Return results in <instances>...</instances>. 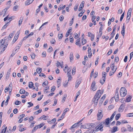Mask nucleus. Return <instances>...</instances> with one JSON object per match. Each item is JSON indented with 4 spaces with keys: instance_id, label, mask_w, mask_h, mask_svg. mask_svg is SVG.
I'll use <instances>...</instances> for the list:
<instances>
[{
    "instance_id": "1",
    "label": "nucleus",
    "mask_w": 133,
    "mask_h": 133,
    "mask_svg": "<svg viewBox=\"0 0 133 133\" xmlns=\"http://www.w3.org/2000/svg\"><path fill=\"white\" fill-rule=\"evenodd\" d=\"M105 122H101L99 125L96 127V128L97 127L96 129L97 130H99L101 131H102L103 130V128L104 126L103 124Z\"/></svg>"
},
{
    "instance_id": "2",
    "label": "nucleus",
    "mask_w": 133,
    "mask_h": 133,
    "mask_svg": "<svg viewBox=\"0 0 133 133\" xmlns=\"http://www.w3.org/2000/svg\"><path fill=\"white\" fill-rule=\"evenodd\" d=\"M102 109L98 110V114L97 115L98 117V119L100 120L101 119L103 116V114H102Z\"/></svg>"
},
{
    "instance_id": "3",
    "label": "nucleus",
    "mask_w": 133,
    "mask_h": 133,
    "mask_svg": "<svg viewBox=\"0 0 133 133\" xmlns=\"http://www.w3.org/2000/svg\"><path fill=\"white\" fill-rule=\"evenodd\" d=\"M125 107V105L124 104H121L118 109V112H123Z\"/></svg>"
},
{
    "instance_id": "4",
    "label": "nucleus",
    "mask_w": 133,
    "mask_h": 133,
    "mask_svg": "<svg viewBox=\"0 0 133 133\" xmlns=\"http://www.w3.org/2000/svg\"><path fill=\"white\" fill-rule=\"evenodd\" d=\"M96 83L95 81H94L91 84V89L94 91H95L96 88L95 87Z\"/></svg>"
},
{
    "instance_id": "5",
    "label": "nucleus",
    "mask_w": 133,
    "mask_h": 133,
    "mask_svg": "<svg viewBox=\"0 0 133 133\" xmlns=\"http://www.w3.org/2000/svg\"><path fill=\"white\" fill-rule=\"evenodd\" d=\"M99 99V98H98V97L97 98H96L94 97L93 98L92 101L94 103V104L95 103V105H94L95 106H96L97 105L98 102V100Z\"/></svg>"
},
{
    "instance_id": "6",
    "label": "nucleus",
    "mask_w": 133,
    "mask_h": 133,
    "mask_svg": "<svg viewBox=\"0 0 133 133\" xmlns=\"http://www.w3.org/2000/svg\"><path fill=\"white\" fill-rule=\"evenodd\" d=\"M69 110V109L68 108H65L64 110V112L62 114V116H63V117L62 119H58L57 120L58 122L62 120L63 118L64 117V116L65 115L66 112H67V111Z\"/></svg>"
},
{
    "instance_id": "7",
    "label": "nucleus",
    "mask_w": 133,
    "mask_h": 133,
    "mask_svg": "<svg viewBox=\"0 0 133 133\" xmlns=\"http://www.w3.org/2000/svg\"><path fill=\"white\" fill-rule=\"evenodd\" d=\"M87 129L93 128L95 127V124L94 123L87 124Z\"/></svg>"
},
{
    "instance_id": "8",
    "label": "nucleus",
    "mask_w": 133,
    "mask_h": 133,
    "mask_svg": "<svg viewBox=\"0 0 133 133\" xmlns=\"http://www.w3.org/2000/svg\"><path fill=\"white\" fill-rule=\"evenodd\" d=\"M119 95L118 92H116L115 95L112 98H114L116 102H118L119 100Z\"/></svg>"
},
{
    "instance_id": "9",
    "label": "nucleus",
    "mask_w": 133,
    "mask_h": 133,
    "mask_svg": "<svg viewBox=\"0 0 133 133\" xmlns=\"http://www.w3.org/2000/svg\"><path fill=\"white\" fill-rule=\"evenodd\" d=\"M105 79L106 76H102V79L100 80L99 82L102 85H103L104 83Z\"/></svg>"
},
{
    "instance_id": "10",
    "label": "nucleus",
    "mask_w": 133,
    "mask_h": 133,
    "mask_svg": "<svg viewBox=\"0 0 133 133\" xmlns=\"http://www.w3.org/2000/svg\"><path fill=\"white\" fill-rule=\"evenodd\" d=\"M106 97V95L105 94H104L100 99L99 102V104H102L103 102V100Z\"/></svg>"
},
{
    "instance_id": "11",
    "label": "nucleus",
    "mask_w": 133,
    "mask_h": 133,
    "mask_svg": "<svg viewBox=\"0 0 133 133\" xmlns=\"http://www.w3.org/2000/svg\"><path fill=\"white\" fill-rule=\"evenodd\" d=\"M100 91V90H99L97 91L94 97H95L96 98H97L98 97V98H99L101 96V95H100L99 94Z\"/></svg>"
},
{
    "instance_id": "12",
    "label": "nucleus",
    "mask_w": 133,
    "mask_h": 133,
    "mask_svg": "<svg viewBox=\"0 0 133 133\" xmlns=\"http://www.w3.org/2000/svg\"><path fill=\"white\" fill-rule=\"evenodd\" d=\"M125 27L124 25V23L123 25V27L122 29V30L121 31V34H122L123 37H124V35L125 33Z\"/></svg>"
},
{
    "instance_id": "13",
    "label": "nucleus",
    "mask_w": 133,
    "mask_h": 133,
    "mask_svg": "<svg viewBox=\"0 0 133 133\" xmlns=\"http://www.w3.org/2000/svg\"><path fill=\"white\" fill-rule=\"evenodd\" d=\"M34 0H28L26 1L25 3L26 5H28L31 3Z\"/></svg>"
},
{
    "instance_id": "14",
    "label": "nucleus",
    "mask_w": 133,
    "mask_h": 133,
    "mask_svg": "<svg viewBox=\"0 0 133 133\" xmlns=\"http://www.w3.org/2000/svg\"><path fill=\"white\" fill-rule=\"evenodd\" d=\"M82 79L80 78L79 79V80H78L76 81V82L75 85V87L77 88L78 87L79 85L80 84L81 81Z\"/></svg>"
},
{
    "instance_id": "15",
    "label": "nucleus",
    "mask_w": 133,
    "mask_h": 133,
    "mask_svg": "<svg viewBox=\"0 0 133 133\" xmlns=\"http://www.w3.org/2000/svg\"><path fill=\"white\" fill-rule=\"evenodd\" d=\"M117 127V126H114L113 127L111 131V133H114L118 131Z\"/></svg>"
},
{
    "instance_id": "16",
    "label": "nucleus",
    "mask_w": 133,
    "mask_h": 133,
    "mask_svg": "<svg viewBox=\"0 0 133 133\" xmlns=\"http://www.w3.org/2000/svg\"><path fill=\"white\" fill-rule=\"evenodd\" d=\"M126 89L125 88L122 87L120 90V94L121 96H122V93L125 92V90Z\"/></svg>"
},
{
    "instance_id": "17",
    "label": "nucleus",
    "mask_w": 133,
    "mask_h": 133,
    "mask_svg": "<svg viewBox=\"0 0 133 133\" xmlns=\"http://www.w3.org/2000/svg\"><path fill=\"white\" fill-rule=\"evenodd\" d=\"M17 51V49L16 48H15L14 50L12 51V54L11 55V57H13Z\"/></svg>"
},
{
    "instance_id": "18",
    "label": "nucleus",
    "mask_w": 133,
    "mask_h": 133,
    "mask_svg": "<svg viewBox=\"0 0 133 133\" xmlns=\"http://www.w3.org/2000/svg\"><path fill=\"white\" fill-rule=\"evenodd\" d=\"M16 35L14 37V38L12 41V42H13V43H14L15 42L19 36V34H18L16 36Z\"/></svg>"
},
{
    "instance_id": "19",
    "label": "nucleus",
    "mask_w": 133,
    "mask_h": 133,
    "mask_svg": "<svg viewBox=\"0 0 133 133\" xmlns=\"http://www.w3.org/2000/svg\"><path fill=\"white\" fill-rule=\"evenodd\" d=\"M5 39H4V41H3V39L1 40L0 41V43L1 44V45L0 46V47L2 48L3 46V45H4V44L5 43Z\"/></svg>"
},
{
    "instance_id": "20",
    "label": "nucleus",
    "mask_w": 133,
    "mask_h": 133,
    "mask_svg": "<svg viewBox=\"0 0 133 133\" xmlns=\"http://www.w3.org/2000/svg\"><path fill=\"white\" fill-rule=\"evenodd\" d=\"M132 98V97L131 96H129V97H127L125 99V102H129L131 101V99Z\"/></svg>"
},
{
    "instance_id": "21",
    "label": "nucleus",
    "mask_w": 133,
    "mask_h": 133,
    "mask_svg": "<svg viewBox=\"0 0 133 133\" xmlns=\"http://www.w3.org/2000/svg\"><path fill=\"white\" fill-rule=\"evenodd\" d=\"M109 121H109V118H108L105 119V122H104L106 125H108L109 123Z\"/></svg>"
},
{
    "instance_id": "22",
    "label": "nucleus",
    "mask_w": 133,
    "mask_h": 133,
    "mask_svg": "<svg viewBox=\"0 0 133 133\" xmlns=\"http://www.w3.org/2000/svg\"><path fill=\"white\" fill-rule=\"evenodd\" d=\"M79 124V123H77L74 124L70 128V129H72L75 128L78 125V124Z\"/></svg>"
},
{
    "instance_id": "23",
    "label": "nucleus",
    "mask_w": 133,
    "mask_h": 133,
    "mask_svg": "<svg viewBox=\"0 0 133 133\" xmlns=\"http://www.w3.org/2000/svg\"><path fill=\"white\" fill-rule=\"evenodd\" d=\"M33 85L34 84L32 82H29L28 87L29 88H32L34 87Z\"/></svg>"
},
{
    "instance_id": "24",
    "label": "nucleus",
    "mask_w": 133,
    "mask_h": 133,
    "mask_svg": "<svg viewBox=\"0 0 133 133\" xmlns=\"http://www.w3.org/2000/svg\"><path fill=\"white\" fill-rule=\"evenodd\" d=\"M42 110L41 109H40L37 111L35 112L34 113V114L35 115H37L38 113H40L42 111Z\"/></svg>"
},
{
    "instance_id": "25",
    "label": "nucleus",
    "mask_w": 133,
    "mask_h": 133,
    "mask_svg": "<svg viewBox=\"0 0 133 133\" xmlns=\"http://www.w3.org/2000/svg\"><path fill=\"white\" fill-rule=\"evenodd\" d=\"M84 1H83L79 7L80 8H81V9H82L84 7Z\"/></svg>"
},
{
    "instance_id": "26",
    "label": "nucleus",
    "mask_w": 133,
    "mask_h": 133,
    "mask_svg": "<svg viewBox=\"0 0 133 133\" xmlns=\"http://www.w3.org/2000/svg\"><path fill=\"white\" fill-rule=\"evenodd\" d=\"M10 98V97L8 95L7 97V99L5 103V105H6L8 104V101Z\"/></svg>"
},
{
    "instance_id": "27",
    "label": "nucleus",
    "mask_w": 133,
    "mask_h": 133,
    "mask_svg": "<svg viewBox=\"0 0 133 133\" xmlns=\"http://www.w3.org/2000/svg\"><path fill=\"white\" fill-rule=\"evenodd\" d=\"M70 62H71V61L73 59V52H71L70 53Z\"/></svg>"
},
{
    "instance_id": "28",
    "label": "nucleus",
    "mask_w": 133,
    "mask_h": 133,
    "mask_svg": "<svg viewBox=\"0 0 133 133\" xmlns=\"http://www.w3.org/2000/svg\"><path fill=\"white\" fill-rule=\"evenodd\" d=\"M121 116V114L119 113L117 114L116 116V120H117Z\"/></svg>"
},
{
    "instance_id": "29",
    "label": "nucleus",
    "mask_w": 133,
    "mask_h": 133,
    "mask_svg": "<svg viewBox=\"0 0 133 133\" xmlns=\"http://www.w3.org/2000/svg\"><path fill=\"white\" fill-rule=\"evenodd\" d=\"M67 95L66 94H65L64 95L62 100V101L63 102H64L65 101L66 98L67 97Z\"/></svg>"
},
{
    "instance_id": "30",
    "label": "nucleus",
    "mask_w": 133,
    "mask_h": 133,
    "mask_svg": "<svg viewBox=\"0 0 133 133\" xmlns=\"http://www.w3.org/2000/svg\"><path fill=\"white\" fill-rule=\"evenodd\" d=\"M42 70V69L39 68H38L36 69V71L38 74H40Z\"/></svg>"
},
{
    "instance_id": "31",
    "label": "nucleus",
    "mask_w": 133,
    "mask_h": 133,
    "mask_svg": "<svg viewBox=\"0 0 133 133\" xmlns=\"http://www.w3.org/2000/svg\"><path fill=\"white\" fill-rule=\"evenodd\" d=\"M130 17L131 16H130L129 14V15L128 14H127L126 19V21L127 22V23L128 22L130 18Z\"/></svg>"
},
{
    "instance_id": "32",
    "label": "nucleus",
    "mask_w": 133,
    "mask_h": 133,
    "mask_svg": "<svg viewBox=\"0 0 133 133\" xmlns=\"http://www.w3.org/2000/svg\"><path fill=\"white\" fill-rule=\"evenodd\" d=\"M19 93L21 94H23L25 93V91L23 89H21L19 91Z\"/></svg>"
},
{
    "instance_id": "33",
    "label": "nucleus",
    "mask_w": 133,
    "mask_h": 133,
    "mask_svg": "<svg viewBox=\"0 0 133 133\" xmlns=\"http://www.w3.org/2000/svg\"><path fill=\"white\" fill-rule=\"evenodd\" d=\"M23 19V17H22L20 18V19L19 21V23H18V25L19 26H20L21 24H22V20Z\"/></svg>"
},
{
    "instance_id": "34",
    "label": "nucleus",
    "mask_w": 133,
    "mask_h": 133,
    "mask_svg": "<svg viewBox=\"0 0 133 133\" xmlns=\"http://www.w3.org/2000/svg\"><path fill=\"white\" fill-rule=\"evenodd\" d=\"M127 117H130L133 116V113H130L128 114L126 116Z\"/></svg>"
},
{
    "instance_id": "35",
    "label": "nucleus",
    "mask_w": 133,
    "mask_h": 133,
    "mask_svg": "<svg viewBox=\"0 0 133 133\" xmlns=\"http://www.w3.org/2000/svg\"><path fill=\"white\" fill-rule=\"evenodd\" d=\"M38 128V127L37 126H35L33 128V129L32 131V133H33L35 131H36V130Z\"/></svg>"
},
{
    "instance_id": "36",
    "label": "nucleus",
    "mask_w": 133,
    "mask_h": 133,
    "mask_svg": "<svg viewBox=\"0 0 133 133\" xmlns=\"http://www.w3.org/2000/svg\"><path fill=\"white\" fill-rule=\"evenodd\" d=\"M18 7V6L17 5H16L14 6L13 10L14 11H16L17 10V9Z\"/></svg>"
},
{
    "instance_id": "37",
    "label": "nucleus",
    "mask_w": 133,
    "mask_h": 133,
    "mask_svg": "<svg viewBox=\"0 0 133 133\" xmlns=\"http://www.w3.org/2000/svg\"><path fill=\"white\" fill-rule=\"evenodd\" d=\"M124 12L123 13L122 15H121V17L120 19V21L121 22L122 21L123 17H124Z\"/></svg>"
},
{
    "instance_id": "38",
    "label": "nucleus",
    "mask_w": 133,
    "mask_h": 133,
    "mask_svg": "<svg viewBox=\"0 0 133 133\" xmlns=\"http://www.w3.org/2000/svg\"><path fill=\"white\" fill-rule=\"evenodd\" d=\"M56 120V118H54L52 119L51 121H50V124H52L55 123Z\"/></svg>"
},
{
    "instance_id": "39",
    "label": "nucleus",
    "mask_w": 133,
    "mask_h": 133,
    "mask_svg": "<svg viewBox=\"0 0 133 133\" xmlns=\"http://www.w3.org/2000/svg\"><path fill=\"white\" fill-rule=\"evenodd\" d=\"M60 79H58L57 82V86L58 87H59V86H60V83L61 82H60Z\"/></svg>"
},
{
    "instance_id": "40",
    "label": "nucleus",
    "mask_w": 133,
    "mask_h": 133,
    "mask_svg": "<svg viewBox=\"0 0 133 133\" xmlns=\"http://www.w3.org/2000/svg\"><path fill=\"white\" fill-rule=\"evenodd\" d=\"M127 90H125V92L122 93L123 95L121 96L122 97H124L127 94Z\"/></svg>"
},
{
    "instance_id": "41",
    "label": "nucleus",
    "mask_w": 133,
    "mask_h": 133,
    "mask_svg": "<svg viewBox=\"0 0 133 133\" xmlns=\"http://www.w3.org/2000/svg\"><path fill=\"white\" fill-rule=\"evenodd\" d=\"M21 103V102L20 101L17 100L15 102V104L16 105H18L20 104Z\"/></svg>"
},
{
    "instance_id": "42",
    "label": "nucleus",
    "mask_w": 133,
    "mask_h": 133,
    "mask_svg": "<svg viewBox=\"0 0 133 133\" xmlns=\"http://www.w3.org/2000/svg\"><path fill=\"white\" fill-rule=\"evenodd\" d=\"M114 107V106L113 105H110L108 108V109L110 110L112 108H113Z\"/></svg>"
},
{
    "instance_id": "43",
    "label": "nucleus",
    "mask_w": 133,
    "mask_h": 133,
    "mask_svg": "<svg viewBox=\"0 0 133 133\" xmlns=\"http://www.w3.org/2000/svg\"><path fill=\"white\" fill-rule=\"evenodd\" d=\"M131 11H132V9L131 8H130L128 10V13L127 14H129H129L130 16H131Z\"/></svg>"
},
{
    "instance_id": "44",
    "label": "nucleus",
    "mask_w": 133,
    "mask_h": 133,
    "mask_svg": "<svg viewBox=\"0 0 133 133\" xmlns=\"http://www.w3.org/2000/svg\"><path fill=\"white\" fill-rule=\"evenodd\" d=\"M81 40L82 41V43L83 45H84L86 43L87 41L86 39H84V40Z\"/></svg>"
},
{
    "instance_id": "45",
    "label": "nucleus",
    "mask_w": 133,
    "mask_h": 133,
    "mask_svg": "<svg viewBox=\"0 0 133 133\" xmlns=\"http://www.w3.org/2000/svg\"><path fill=\"white\" fill-rule=\"evenodd\" d=\"M81 128L87 129V124H85L84 125H82L81 127Z\"/></svg>"
},
{
    "instance_id": "46",
    "label": "nucleus",
    "mask_w": 133,
    "mask_h": 133,
    "mask_svg": "<svg viewBox=\"0 0 133 133\" xmlns=\"http://www.w3.org/2000/svg\"><path fill=\"white\" fill-rule=\"evenodd\" d=\"M28 104H29V105L28 106V108H29L31 107H32L33 105V104L31 103V102H29L28 103Z\"/></svg>"
},
{
    "instance_id": "47",
    "label": "nucleus",
    "mask_w": 133,
    "mask_h": 133,
    "mask_svg": "<svg viewBox=\"0 0 133 133\" xmlns=\"http://www.w3.org/2000/svg\"><path fill=\"white\" fill-rule=\"evenodd\" d=\"M48 82L47 81H45V82H44L43 83L42 85L44 87V85H46L48 84Z\"/></svg>"
},
{
    "instance_id": "48",
    "label": "nucleus",
    "mask_w": 133,
    "mask_h": 133,
    "mask_svg": "<svg viewBox=\"0 0 133 133\" xmlns=\"http://www.w3.org/2000/svg\"><path fill=\"white\" fill-rule=\"evenodd\" d=\"M121 131L122 132H124L127 131L126 129L124 127H122L121 129Z\"/></svg>"
},
{
    "instance_id": "49",
    "label": "nucleus",
    "mask_w": 133,
    "mask_h": 133,
    "mask_svg": "<svg viewBox=\"0 0 133 133\" xmlns=\"http://www.w3.org/2000/svg\"><path fill=\"white\" fill-rule=\"evenodd\" d=\"M12 131L11 128L10 127H9L8 128L7 132Z\"/></svg>"
},
{
    "instance_id": "50",
    "label": "nucleus",
    "mask_w": 133,
    "mask_h": 133,
    "mask_svg": "<svg viewBox=\"0 0 133 133\" xmlns=\"http://www.w3.org/2000/svg\"><path fill=\"white\" fill-rule=\"evenodd\" d=\"M8 88H9V89H12V83H11L8 86Z\"/></svg>"
},
{
    "instance_id": "51",
    "label": "nucleus",
    "mask_w": 133,
    "mask_h": 133,
    "mask_svg": "<svg viewBox=\"0 0 133 133\" xmlns=\"http://www.w3.org/2000/svg\"><path fill=\"white\" fill-rule=\"evenodd\" d=\"M9 72H8L6 76L5 80H7L8 79L9 77Z\"/></svg>"
},
{
    "instance_id": "52",
    "label": "nucleus",
    "mask_w": 133,
    "mask_h": 133,
    "mask_svg": "<svg viewBox=\"0 0 133 133\" xmlns=\"http://www.w3.org/2000/svg\"><path fill=\"white\" fill-rule=\"evenodd\" d=\"M55 86H52L51 89V92H54L55 90Z\"/></svg>"
},
{
    "instance_id": "53",
    "label": "nucleus",
    "mask_w": 133,
    "mask_h": 133,
    "mask_svg": "<svg viewBox=\"0 0 133 133\" xmlns=\"http://www.w3.org/2000/svg\"><path fill=\"white\" fill-rule=\"evenodd\" d=\"M35 54L34 53H32V54L31 55V58L33 59H34L35 58Z\"/></svg>"
},
{
    "instance_id": "54",
    "label": "nucleus",
    "mask_w": 133,
    "mask_h": 133,
    "mask_svg": "<svg viewBox=\"0 0 133 133\" xmlns=\"http://www.w3.org/2000/svg\"><path fill=\"white\" fill-rule=\"evenodd\" d=\"M112 52V50L110 49L109 51L107 53V54L108 56Z\"/></svg>"
},
{
    "instance_id": "55",
    "label": "nucleus",
    "mask_w": 133,
    "mask_h": 133,
    "mask_svg": "<svg viewBox=\"0 0 133 133\" xmlns=\"http://www.w3.org/2000/svg\"><path fill=\"white\" fill-rule=\"evenodd\" d=\"M58 38L59 39H61L63 37V35L62 34H59L58 35Z\"/></svg>"
},
{
    "instance_id": "56",
    "label": "nucleus",
    "mask_w": 133,
    "mask_h": 133,
    "mask_svg": "<svg viewBox=\"0 0 133 133\" xmlns=\"http://www.w3.org/2000/svg\"><path fill=\"white\" fill-rule=\"evenodd\" d=\"M64 17L63 16H61L59 17V19L60 21H62L64 19Z\"/></svg>"
},
{
    "instance_id": "57",
    "label": "nucleus",
    "mask_w": 133,
    "mask_h": 133,
    "mask_svg": "<svg viewBox=\"0 0 133 133\" xmlns=\"http://www.w3.org/2000/svg\"><path fill=\"white\" fill-rule=\"evenodd\" d=\"M40 11V8H38L37 9H36V13L35 15H37L38 13Z\"/></svg>"
},
{
    "instance_id": "58",
    "label": "nucleus",
    "mask_w": 133,
    "mask_h": 133,
    "mask_svg": "<svg viewBox=\"0 0 133 133\" xmlns=\"http://www.w3.org/2000/svg\"><path fill=\"white\" fill-rule=\"evenodd\" d=\"M44 125V124L43 123H41L40 124H39L37 125L38 127H39V128H40L42 127Z\"/></svg>"
},
{
    "instance_id": "59",
    "label": "nucleus",
    "mask_w": 133,
    "mask_h": 133,
    "mask_svg": "<svg viewBox=\"0 0 133 133\" xmlns=\"http://www.w3.org/2000/svg\"><path fill=\"white\" fill-rule=\"evenodd\" d=\"M25 116V115L24 114H22L21 115H20L18 117V118H20L22 119Z\"/></svg>"
},
{
    "instance_id": "60",
    "label": "nucleus",
    "mask_w": 133,
    "mask_h": 133,
    "mask_svg": "<svg viewBox=\"0 0 133 133\" xmlns=\"http://www.w3.org/2000/svg\"><path fill=\"white\" fill-rule=\"evenodd\" d=\"M14 31H13V33H12V34H10L9 35V37H10V38H11L12 37V36H13V35H14Z\"/></svg>"
},
{
    "instance_id": "61",
    "label": "nucleus",
    "mask_w": 133,
    "mask_h": 133,
    "mask_svg": "<svg viewBox=\"0 0 133 133\" xmlns=\"http://www.w3.org/2000/svg\"><path fill=\"white\" fill-rule=\"evenodd\" d=\"M78 6V4H76L75 5L74 7V10L75 11H76L77 10Z\"/></svg>"
},
{
    "instance_id": "62",
    "label": "nucleus",
    "mask_w": 133,
    "mask_h": 133,
    "mask_svg": "<svg viewBox=\"0 0 133 133\" xmlns=\"http://www.w3.org/2000/svg\"><path fill=\"white\" fill-rule=\"evenodd\" d=\"M115 72V71H110L109 72V76H111L114 74V73Z\"/></svg>"
},
{
    "instance_id": "63",
    "label": "nucleus",
    "mask_w": 133,
    "mask_h": 133,
    "mask_svg": "<svg viewBox=\"0 0 133 133\" xmlns=\"http://www.w3.org/2000/svg\"><path fill=\"white\" fill-rule=\"evenodd\" d=\"M119 61V58L118 56L116 57L115 58V61L116 62H117Z\"/></svg>"
},
{
    "instance_id": "64",
    "label": "nucleus",
    "mask_w": 133,
    "mask_h": 133,
    "mask_svg": "<svg viewBox=\"0 0 133 133\" xmlns=\"http://www.w3.org/2000/svg\"><path fill=\"white\" fill-rule=\"evenodd\" d=\"M50 102V99H48L47 101L45 102L44 103V105H45L47 103H49Z\"/></svg>"
}]
</instances>
